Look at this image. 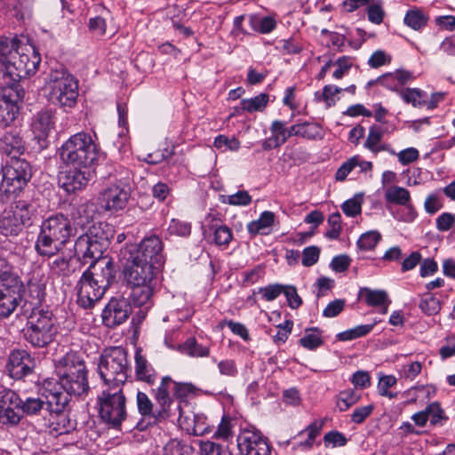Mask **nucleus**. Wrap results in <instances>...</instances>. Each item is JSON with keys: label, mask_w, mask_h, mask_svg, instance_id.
I'll list each match as a JSON object with an SVG mask.
<instances>
[{"label": "nucleus", "mask_w": 455, "mask_h": 455, "mask_svg": "<svg viewBox=\"0 0 455 455\" xmlns=\"http://www.w3.org/2000/svg\"><path fill=\"white\" fill-rule=\"evenodd\" d=\"M419 307L427 315H435L441 310V302L432 293L427 292L421 296Z\"/></svg>", "instance_id": "nucleus-42"}, {"label": "nucleus", "mask_w": 455, "mask_h": 455, "mask_svg": "<svg viewBox=\"0 0 455 455\" xmlns=\"http://www.w3.org/2000/svg\"><path fill=\"white\" fill-rule=\"evenodd\" d=\"M19 221L24 226L30 225L31 220L36 214V208L32 204L24 200H19L13 210H11Z\"/></svg>", "instance_id": "nucleus-36"}, {"label": "nucleus", "mask_w": 455, "mask_h": 455, "mask_svg": "<svg viewBox=\"0 0 455 455\" xmlns=\"http://www.w3.org/2000/svg\"><path fill=\"white\" fill-rule=\"evenodd\" d=\"M0 190L16 194L23 190L32 178V166L28 161L20 156L9 159L2 169Z\"/></svg>", "instance_id": "nucleus-12"}, {"label": "nucleus", "mask_w": 455, "mask_h": 455, "mask_svg": "<svg viewBox=\"0 0 455 455\" xmlns=\"http://www.w3.org/2000/svg\"><path fill=\"white\" fill-rule=\"evenodd\" d=\"M164 244L157 235L145 237L139 244L127 245L123 251L124 257L130 255L154 267H161L164 262Z\"/></svg>", "instance_id": "nucleus-13"}, {"label": "nucleus", "mask_w": 455, "mask_h": 455, "mask_svg": "<svg viewBox=\"0 0 455 455\" xmlns=\"http://www.w3.org/2000/svg\"><path fill=\"white\" fill-rule=\"evenodd\" d=\"M241 455H270L271 447L267 438L255 428L242 429L236 438Z\"/></svg>", "instance_id": "nucleus-15"}, {"label": "nucleus", "mask_w": 455, "mask_h": 455, "mask_svg": "<svg viewBox=\"0 0 455 455\" xmlns=\"http://www.w3.org/2000/svg\"><path fill=\"white\" fill-rule=\"evenodd\" d=\"M100 419L107 425L116 428L126 419V398L123 387H108L97 399Z\"/></svg>", "instance_id": "nucleus-11"}, {"label": "nucleus", "mask_w": 455, "mask_h": 455, "mask_svg": "<svg viewBox=\"0 0 455 455\" xmlns=\"http://www.w3.org/2000/svg\"><path fill=\"white\" fill-rule=\"evenodd\" d=\"M57 333V320L51 310L44 308H33L22 330L24 339L36 348L46 347Z\"/></svg>", "instance_id": "nucleus-7"}, {"label": "nucleus", "mask_w": 455, "mask_h": 455, "mask_svg": "<svg viewBox=\"0 0 455 455\" xmlns=\"http://www.w3.org/2000/svg\"><path fill=\"white\" fill-rule=\"evenodd\" d=\"M6 84L8 86L0 93V125L4 127L16 119L20 110L19 102L22 99L18 87Z\"/></svg>", "instance_id": "nucleus-16"}, {"label": "nucleus", "mask_w": 455, "mask_h": 455, "mask_svg": "<svg viewBox=\"0 0 455 455\" xmlns=\"http://www.w3.org/2000/svg\"><path fill=\"white\" fill-rule=\"evenodd\" d=\"M115 277L116 268L111 259L93 260L76 285L77 304L85 309L93 307Z\"/></svg>", "instance_id": "nucleus-3"}, {"label": "nucleus", "mask_w": 455, "mask_h": 455, "mask_svg": "<svg viewBox=\"0 0 455 455\" xmlns=\"http://www.w3.org/2000/svg\"><path fill=\"white\" fill-rule=\"evenodd\" d=\"M23 229V225L19 221L12 211H4L0 218V233L8 236H17Z\"/></svg>", "instance_id": "nucleus-31"}, {"label": "nucleus", "mask_w": 455, "mask_h": 455, "mask_svg": "<svg viewBox=\"0 0 455 455\" xmlns=\"http://www.w3.org/2000/svg\"><path fill=\"white\" fill-rule=\"evenodd\" d=\"M361 293L364 297L367 305L371 307L384 306L383 313L387 312V307L390 304V300H388L386 291H372L368 288H363L361 291Z\"/></svg>", "instance_id": "nucleus-37"}, {"label": "nucleus", "mask_w": 455, "mask_h": 455, "mask_svg": "<svg viewBox=\"0 0 455 455\" xmlns=\"http://www.w3.org/2000/svg\"><path fill=\"white\" fill-rule=\"evenodd\" d=\"M285 128L286 123L281 120H274L269 128L272 137H274L280 145L285 143Z\"/></svg>", "instance_id": "nucleus-63"}, {"label": "nucleus", "mask_w": 455, "mask_h": 455, "mask_svg": "<svg viewBox=\"0 0 455 455\" xmlns=\"http://www.w3.org/2000/svg\"><path fill=\"white\" fill-rule=\"evenodd\" d=\"M380 240L381 235L379 231H367L360 235L356 246L360 251H372Z\"/></svg>", "instance_id": "nucleus-43"}, {"label": "nucleus", "mask_w": 455, "mask_h": 455, "mask_svg": "<svg viewBox=\"0 0 455 455\" xmlns=\"http://www.w3.org/2000/svg\"><path fill=\"white\" fill-rule=\"evenodd\" d=\"M232 419L228 417L223 416L218 428L213 430L212 435L218 439L228 440L233 435Z\"/></svg>", "instance_id": "nucleus-55"}, {"label": "nucleus", "mask_w": 455, "mask_h": 455, "mask_svg": "<svg viewBox=\"0 0 455 455\" xmlns=\"http://www.w3.org/2000/svg\"><path fill=\"white\" fill-rule=\"evenodd\" d=\"M320 256V249L316 246L306 247L302 251V265L305 267H311L315 265Z\"/></svg>", "instance_id": "nucleus-61"}, {"label": "nucleus", "mask_w": 455, "mask_h": 455, "mask_svg": "<svg viewBox=\"0 0 455 455\" xmlns=\"http://www.w3.org/2000/svg\"><path fill=\"white\" fill-rule=\"evenodd\" d=\"M333 65L337 66V68L332 74L335 79H341L343 76L348 72L353 65L352 59L347 56L339 57Z\"/></svg>", "instance_id": "nucleus-58"}, {"label": "nucleus", "mask_w": 455, "mask_h": 455, "mask_svg": "<svg viewBox=\"0 0 455 455\" xmlns=\"http://www.w3.org/2000/svg\"><path fill=\"white\" fill-rule=\"evenodd\" d=\"M179 350L190 357H207L210 355V347L199 344L194 337H189L180 344Z\"/></svg>", "instance_id": "nucleus-33"}, {"label": "nucleus", "mask_w": 455, "mask_h": 455, "mask_svg": "<svg viewBox=\"0 0 455 455\" xmlns=\"http://www.w3.org/2000/svg\"><path fill=\"white\" fill-rule=\"evenodd\" d=\"M91 220L85 204L72 208L71 220L60 212L51 214L40 226L35 243L36 252L48 258L58 255L69 239L76 235V226L84 229Z\"/></svg>", "instance_id": "nucleus-1"}, {"label": "nucleus", "mask_w": 455, "mask_h": 455, "mask_svg": "<svg viewBox=\"0 0 455 455\" xmlns=\"http://www.w3.org/2000/svg\"><path fill=\"white\" fill-rule=\"evenodd\" d=\"M362 196H355V197L345 201L341 205V209L347 216L355 217L362 212Z\"/></svg>", "instance_id": "nucleus-53"}, {"label": "nucleus", "mask_w": 455, "mask_h": 455, "mask_svg": "<svg viewBox=\"0 0 455 455\" xmlns=\"http://www.w3.org/2000/svg\"><path fill=\"white\" fill-rule=\"evenodd\" d=\"M58 381H52L60 391L69 395L81 396L90 389L88 371L82 356L76 352H68L56 363Z\"/></svg>", "instance_id": "nucleus-4"}, {"label": "nucleus", "mask_w": 455, "mask_h": 455, "mask_svg": "<svg viewBox=\"0 0 455 455\" xmlns=\"http://www.w3.org/2000/svg\"><path fill=\"white\" fill-rule=\"evenodd\" d=\"M50 433L54 435H70V443H77L80 442L84 434L83 429L76 427V422L70 419L66 414H63V411L59 413L50 414Z\"/></svg>", "instance_id": "nucleus-20"}, {"label": "nucleus", "mask_w": 455, "mask_h": 455, "mask_svg": "<svg viewBox=\"0 0 455 455\" xmlns=\"http://www.w3.org/2000/svg\"><path fill=\"white\" fill-rule=\"evenodd\" d=\"M99 153L94 139L85 132L70 136L59 149L62 163L73 168L88 169L96 163Z\"/></svg>", "instance_id": "nucleus-5"}, {"label": "nucleus", "mask_w": 455, "mask_h": 455, "mask_svg": "<svg viewBox=\"0 0 455 455\" xmlns=\"http://www.w3.org/2000/svg\"><path fill=\"white\" fill-rule=\"evenodd\" d=\"M213 146L220 150H223V148L236 152L239 150L241 147V143L235 137L228 138L226 135L220 134L215 137L213 141Z\"/></svg>", "instance_id": "nucleus-50"}, {"label": "nucleus", "mask_w": 455, "mask_h": 455, "mask_svg": "<svg viewBox=\"0 0 455 455\" xmlns=\"http://www.w3.org/2000/svg\"><path fill=\"white\" fill-rule=\"evenodd\" d=\"M233 238L231 229L227 226H216L213 227V241L214 243L221 245H228Z\"/></svg>", "instance_id": "nucleus-52"}, {"label": "nucleus", "mask_w": 455, "mask_h": 455, "mask_svg": "<svg viewBox=\"0 0 455 455\" xmlns=\"http://www.w3.org/2000/svg\"><path fill=\"white\" fill-rule=\"evenodd\" d=\"M387 132V129L380 125H371L369 128L367 139L363 147L369 149L372 154L377 155L379 152L386 151L392 156H395V151L387 143H382L381 140Z\"/></svg>", "instance_id": "nucleus-25"}, {"label": "nucleus", "mask_w": 455, "mask_h": 455, "mask_svg": "<svg viewBox=\"0 0 455 455\" xmlns=\"http://www.w3.org/2000/svg\"><path fill=\"white\" fill-rule=\"evenodd\" d=\"M15 283H22V280L7 259L0 257V287Z\"/></svg>", "instance_id": "nucleus-40"}, {"label": "nucleus", "mask_w": 455, "mask_h": 455, "mask_svg": "<svg viewBox=\"0 0 455 455\" xmlns=\"http://www.w3.org/2000/svg\"><path fill=\"white\" fill-rule=\"evenodd\" d=\"M401 98L414 108H421L426 103V92L418 88H406L399 92Z\"/></svg>", "instance_id": "nucleus-41"}, {"label": "nucleus", "mask_w": 455, "mask_h": 455, "mask_svg": "<svg viewBox=\"0 0 455 455\" xmlns=\"http://www.w3.org/2000/svg\"><path fill=\"white\" fill-rule=\"evenodd\" d=\"M48 100L60 108H73L78 98V81L64 67L52 69L45 82Z\"/></svg>", "instance_id": "nucleus-8"}, {"label": "nucleus", "mask_w": 455, "mask_h": 455, "mask_svg": "<svg viewBox=\"0 0 455 455\" xmlns=\"http://www.w3.org/2000/svg\"><path fill=\"white\" fill-rule=\"evenodd\" d=\"M131 288L129 295L130 302L134 307H145L149 308L152 305V296L154 293L155 283L128 284Z\"/></svg>", "instance_id": "nucleus-27"}, {"label": "nucleus", "mask_w": 455, "mask_h": 455, "mask_svg": "<svg viewBox=\"0 0 455 455\" xmlns=\"http://www.w3.org/2000/svg\"><path fill=\"white\" fill-rule=\"evenodd\" d=\"M131 314V303L124 298H113L102 312L103 323L114 328L124 323Z\"/></svg>", "instance_id": "nucleus-18"}, {"label": "nucleus", "mask_w": 455, "mask_h": 455, "mask_svg": "<svg viewBox=\"0 0 455 455\" xmlns=\"http://www.w3.org/2000/svg\"><path fill=\"white\" fill-rule=\"evenodd\" d=\"M42 395L43 397H21L20 410L28 416L41 415L43 411L52 414L61 412L68 403L67 394L60 391L51 380L44 383Z\"/></svg>", "instance_id": "nucleus-10"}, {"label": "nucleus", "mask_w": 455, "mask_h": 455, "mask_svg": "<svg viewBox=\"0 0 455 455\" xmlns=\"http://www.w3.org/2000/svg\"><path fill=\"white\" fill-rule=\"evenodd\" d=\"M135 376L138 380L148 385H154L157 377V373L152 364L140 351H137L135 354Z\"/></svg>", "instance_id": "nucleus-28"}, {"label": "nucleus", "mask_w": 455, "mask_h": 455, "mask_svg": "<svg viewBox=\"0 0 455 455\" xmlns=\"http://www.w3.org/2000/svg\"><path fill=\"white\" fill-rule=\"evenodd\" d=\"M130 196V188H122L116 184H112L103 190L100 199L101 206L106 211L116 212L125 208Z\"/></svg>", "instance_id": "nucleus-21"}, {"label": "nucleus", "mask_w": 455, "mask_h": 455, "mask_svg": "<svg viewBox=\"0 0 455 455\" xmlns=\"http://www.w3.org/2000/svg\"><path fill=\"white\" fill-rule=\"evenodd\" d=\"M385 200L387 203L404 206L411 204V194L408 189L403 187L391 186L385 191Z\"/></svg>", "instance_id": "nucleus-35"}, {"label": "nucleus", "mask_w": 455, "mask_h": 455, "mask_svg": "<svg viewBox=\"0 0 455 455\" xmlns=\"http://www.w3.org/2000/svg\"><path fill=\"white\" fill-rule=\"evenodd\" d=\"M455 225V214L443 212L435 220V226L440 232H446Z\"/></svg>", "instance_id": "nucleus-59"}, {"label": "nucleus", "mask_w": 455, "mask_h": 455, "mask_svg": "<svg viewBox=\"0 0 455 455\" xmlns=\"http://www.w3.org/2000/svg\"><path fill=\"white\" fill-rule=\"evenodd\" d=\"M214 427L207 421V417L203 413L194 415L193 434L195 435L203 436L210 435L213 432Z\"/></svg>", "instance_id": "nucleus-48"}, {"label": "nucleus", "mask_w": 455, "mask_h": 455, "mask_svg": "<svg viewBox=\"0 0 455 455\" xmlns=\"http://www.w3.org/2000/svg\"><path fill=\"white\" fill-rule=\"evenodd\" d=\"M443 206V198L440 193L435 192L429 194L424 203L425 211L428 214H435Z\"/></svg>", "instance_id": "nucleus-56"}, {"label": "nucleus", "mask_w": 455, "mask_h": 455, "mask_svg": "<svg viewBox=\"0 0 455 455\" xmlns=\"http://www.w3.org/2000/svg\"><path fill=\"white\" fill-rule=\"evenodd\" d=\"M25 150V140L20 129L12 128L0 136V155L11 159L22 156Z\"/></svg>", "instance_id": "nucleus-22"}, {"label": "nucleus", "mask_w": 455, "mask_h": 455, "mask_svg": "<svg viewBox=\"0 0 455 455\" xmlns=\"http://www.w3.org/2000/svg\"><path fill=\"white\" fill-rule=\"evenodd\" d=\"M393 216L395 220L403 222H412L416 217L417 212L411 204H408L403 206V209L393 212Z\"/></svg>", "instance_id": "nucleus-62"}, {"label": "nucleus", "mask_w": 455, "mask_h": 455, "mask_svg": "<svg viewBox=\"0 0 455 455\" xmlns=\"http://www.w3.org/2000/svg\"><path fill=\"white\" fill-rule=\"evenodd\" d=\"M427 16L419 9L409 10L404 16V23L414 30H419L427 23Z\"/></svg>", "instance_id": "nucleus-44"}, {"label": "nucleus", "mask_w": 455, "mask_h": 455, "mask_svg": "<svg viewBox=\"0 0 455 455\" xmlns=\"http://www.w3.org/2000/svg\"><path fill=\"white\" fill-rule=\"evenodd\" d=\"M191 223L178 219H172L167 228V233L170 235H177L181 237H188L191 234Z\"/></svg>", "instance_id": "nucleus-47"}, {"label": "nucleus", "mask_w": 455, "mask_h": 455, "mask_svg": "<svg viewBox=\"0 0 455 455\" xmlns=\"http://www.w3.org/2000/svg\"><path fill=\"white\" fill-rule=\"evenodd\" d=\"M24 292L23 282L0 287V318H7L16 310Z\"/></svg>", "instance_id": "nucleus-19"}, {"label": "nucleus", "mask_w": 455, "mask_h": 455, "mask_svg": "<svg viewBox=\"0 0 455 455\" xmlns=\"http://www.w3.org/2000/svg\"><path fill=\"white\" fill-rule=\"evenodd\" d=\"M54 128L55 118L52 110H42L35 116L32 131L38 140H45Z\"/></svg>", "instance_id": "nucleus-26"}, {"label": "nucleus", "mask_w": 455, "mask_h": 455, "mask_svg": "<svg viewBox=\"0 0 455 455\" xmlns=\"http://www.w3.org/2000/svg\"><path fill=\"white\" fill-rule=\"evenodd\" d=\"M269 100V95L267 93H259V95L251 98V99H243L240 101V107L235 108V112L230 115V116H234L236 114H240V110L246 111L249 113L256 112V111H263L267 107Z\"/></svg>", "instance_id": "nucleus-30"}, {"label": "nucleus", "mask_w": 455, "mask_h": 455, "mask_svg": "<svg viewBox=\"0 0 455 455\" xmlns=\"http://www.w3.org/2000/svg\"><path fill=\"white\" fill-rule=\"evenodd\" d=\"M361 395L353 389H346L339 392L337 398V406L340 411H347L350 406L356 403Z\"/></svg>", "instance_id": "nucleus-45"}, {"label": "nucleus", "mask_w": 455, "mask_h": 455, "mask_svg": "<svg viewBox=\"0 0 455 455\" xmlns=\"http://www.w3.org/2000/svg\"><path fill=\"white\" fill-rule=\"evenodd\" d=\"M35 366V359L28 351L17 349L9 355L6 369L11 378L21 379L31 374Z\"/></svg>", "instance_id": "nucleus-17"}, {"label": "nucleus", "mask_w": 455, "mask_h": 455, "mask_svg": "<svg viewBox=\"0 0 455 455\" xmlns=\"http://www.w3.org/2000/svg\"><path fill=\"white\" fill-rule=\"evenodd\" d=\"M136 403L139 413L143 418L149 419L150 422L156 424L167 419L158 417L159 406L156 404V407L154 408V404L147 394L139 391L136 396Z\"/></svg>", "instance_id": "nucleus-29"}, {"label": "nucleus", "mask_w": 455, "mask_h": 455, "mask_svg": "<svg viewBox=\"0 0 455 455\" xmlns=\"http://www.w3.org/2000/svg\"><path fill=\"white\" fill-rule=\"evenodd\" d=\"M20 399L13 390L0 386V410L12 407L20 410Z\"/></svg>", "instance_id": "nucleus-46"}, {"label": "nucleus", "mask_w": 455, "mask_h": 455, "mask_svg": "<svg viewBox=\"0 0 455 455\" xmlns=\"http://www.w3.org/2000/svg\"><path fill=\"white\" fill-rule=\"evenodd\" d=\"M124 278L127 284L151 283L156 280V269L150 263L141 261L130 255L124 257Z\"/></svg>", "instance_id": "nucleus-14"}, {"label": "nucleus", "mask_w": 455, "mask_h": 455, "mask_svg": "<svg viewBox=\"0 0 455 455\" xmlns=\"http://www.w3.org/2000/svg\"><path fill=\"white\" fill-rule=\"evenodd\" d=\"M41 57L35 48L24 49L20 47L17 38H0V74L3 78H9L6 84L16 87L20 79L34 75L40 65Z\"/></svg>", "instance_id": "nucleus-2"}, {"label": "nucleus", "mask_w": 455, "mask_h": 455, "mask_svg": "<svg viewBox=\"0 0 455 455\" xmlns=\"http://www.w3.org/2000/svg\"><path fill=\"white\" fill-rule=\"evenodd\" d=\"M341 91L342 88H339L336 85H325L323 88L322 93H319L317 92H315V96L317 100L324 101L326 103V106L330 108L335 105L336 100L334 99V96L339 93Z\"/></svg>", "instance_id": "nucleus-51"}, {"label": "nucleus", "mask_w": 455, "mask_h": 455, "mask_svg": "<svg viewBox=\"0 0 455 455\" xmlns=\"http://www.w3.org/2000/svg\"><path fill=\"white\" fill-rule=\"evenodd\" d=\"M133 180V175L130 170L124 167H121L116 171V183L119 188H130L132 190V183Z\"/></svg>", "instance_id": "nucleus-60"}, {"label": "nucleus", "mask_w": 455, "mask_h": 455, "mask_svg": "<svg viewBox=\"0 0 455 455\" xmlns=\"http://www.w3.org/2000/svg\"><path fill=\"white\" fill-rule=\"evenodd\" d=\"M275 215L274 212L269 211L263 212L258 220L251 221L247 225L248 232L252 235L258 234L267 235L275 222Z\"/></svg>", "instance_id": "nucleus-32"}, {"label": "nucleus", "mask_w": 455, "mask_h": 455, "mask_svg": "<svg viewBox=\"0 0 455 455\" xmlns=\"http://www.w3.org/2000/svg\"><path fill=\"white\" fill-rule=\"evenodd\" d=\"M346 301L343 299H337L330 302L323 311V315L332 318L339 315L345 307Z\"/></svg>", "instance_id": "nucleus-64"}, {"label": "nucleus", "mask_w": 455, "mask_h": 455, "mask_svg": "<svg viewBox=\"0 0 455 455\" xmlns=\"http://www.w3.org/2000/svg\"><path fill=\"white\" fill-rule=\"evenodd\" d=\"M90 172L84 168H74L60 176L59 183L68 194L84 188L90 181Z\"/></svg>", "instance_id": "nucleus-24"}, {"label": "nucleus", "mask_w": 455, "mask_h": 455, "mask_svg": "<svg viewBox=\"0 0 455 455\" xmlns=\"http://www.w3.org/2000/svg\"><path fill=\"white\" fill-rule=\"evenodd\" d=\"M174 380L170 376L162 378L159 386L152 390L153 396L159 406L157 415L160 419H168L172 415V405L173 399L171 396V390H172Z\"/></svg>", "instance_id": "nucleus-23"}, {"label": "nucleus", "mask_w": 455, "mask_h": 455, "mask_svg": "<svg viewBox=\"0 0 455 455\" xmlns=\"http://www.w3.org/2000/svg\"><path fill=\"white\" fill-rule=\"evenodd\" d=\"M130 371L127 352L122 347L108 348L100 357L98 371L108 387H123Z\"/></svg>", "instance_id": "nucleus-9"}, {"label": "nucleus", "mask_w": 455, "mask_h": 455, "mask_svg": "<svg viewBox=\"0 0 455 455\" xmlns=\"http://www.w3.org/2000/svg\"><path fill=\"white\" fill-rule=\"evenodd\" d=\"M299 137L308 140H322L324 136L323 127L317 123H298Z\"/></svg>", "instance_id": "nucleus-39"}, {"label": "nucleus", "mask_w": 455, "mask_h": 455, "mask_svg": "<svg viewBox=\"0 0 455 455\" xmlns=\"http://www.w3.org/2000/svg\"><path fill=\"white\" fill-rule=\"evenodd\" d=\"M357 156H354L344 162L337 170L335 178L339 181H344L347 175L356 167Z\"/></svg>", "instance_id": "nucleus-57"}, {"label": "nucleus", "mask_w": 455, "mask_h": 455, "mask_svg": "<svg viewBox=\"0 0 455 455\" xmlns=\"http://www.w3.org/2000/svg\"><path fill=\"white\" fill-rule=\"evenodd\" d=\"M304 348L315 350L323 344L322 331L318 327L307 328L304 336L299 339Z\"/></svg>", "instance_id": "nucleus-38"}, {"label": "nucleus", "mask_w": 455, "mask_h": 455, "mask_svg": "<svg viewBox=\"0 0 455 455\" xmlns=\"http://www.w3.org/2000/svg\"><path fill=\"white\" fill-rule=\"evenodd\" d=\"M162 455H198L189 443L179 440L171 439L162 450Z\"/></svg>", "instance_id": "nucleus-34"}, {"label": "nucleus", "mask_w": 455, "mask_h": 455, "mask_svg": "<svg viewBox=\"0 0 455 455\" xmlns=\"http://www.w3.org/2000/svg\"><path fill=\"white\" fill-rule=\"evenodd\" d=\"M327 223L329 229L326 231L325 236L331 240L338 239L342 230L340 213L338 212L331 213L327 220Z\"/></svg>", "instance_id": "nucleus-49"}, {"label": "nucleus", "mask_w": 455, "mask_h": 455, "mask_svg": "<svg viewBox=\"0 0 455 455\" xmlns=\"http://www.w3.org/2000/svg\"><path fill=\"white\" fill-rule=\"evenodd\" d=\"M196 391V387L192 383L174 381L173 395L180 400L187 399L189 395H194Z\"/></svg>", "instance_id": "nucleus-54"}, {"label": "nucleus", "mask_w": 455, "mask_h": 455, "mask_svg": "<svg viewBox=\"0 0 455 455\" xmlns=\"http://www.w3.org/2000/svg\"><path fill=\"white\" fill-rule=\"evenodd\" d=\"M114 236V228L107 222H94L75 242V255L87 263L105 259L102 254Z\"/></svg>", "instance_id": "nucleus-6"}]
</instances>
